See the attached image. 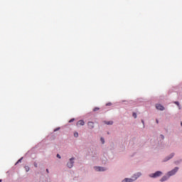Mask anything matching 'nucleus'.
Segmentation results:
<instances>
[{
    "instance_id": "obj_1",
    "label": "nucleus",
    "mask_w": 182,
    "mask_h": 182,
    "mask_svg": "<svg viewBox=\"0 0 182 182\" xmlns=\"http://www.w3.org/2000/svg\"><path fill=\"white\" fill-rule=\"evenodd\" d=\"M140 176H141V173H138L136 175H134L135 177L134 179L126 178L124 181H122V182H133L134 181V180H137L138 177H140Z\"/></svg>"
},
{
    "instance_id": "obj_2",
    "label": "nucleus",
    "mask_w": 182,
    "mask_h": 182,
    "mask_svg": "<svg viewBox=\"0 0 182 182\" xmlns=\"http://www.w3.org/2000/svg\"><path fill=\"white\" fill-rule=\"evenodd\" d=\"M162 173L160 171H158L155 172L154 173H151L149 175V177H151L152 178H156V177H160L161 176Z\"/></svg>"
},
{
    "instance_id": "obj_23",
    "label": "nucleus",
    "mask_w": 182,
    "mask_h": 182,
    "mask_svg": "<svg viewBox=\"0 0 182 182\" xmlns=\"http://www.w3.org/2000/svg\"><path fill=\"white\" fill-rule=\"evenodd\" d=\"M161 137L162 139H164V136H163V135H161Z\"/></svg>"
},
{
    "instance_id": "obj_9",
    "label": "nucleus",
    "mask_w": 182,
    "mask_h": 182,
    "mask_svg": "<svg viewBox=\"0 0 182 182\" xmlns=\"http://www.w3.org/2000/svg\"><path fill=\"white\" fill-rule=\"evenodd\" d=\"M167 176H163L161 178V181H166V180H167Z\"/></svg>"
},
{
    "instance_id": "obj_19",
    "label": "nucleus",
    "mask_w": 182,
    "mask_h": 182,
    "mask_svg": "<svg viewBox=\"0 0 182 182\" xmlns=\"http://www.w3.org/2000/svg\"><path fill=\"white\" fill-rule=\"evenodd\" d=\"M175 105H177L178 106V105H180V103H178V102H175Z\"/></svg>"
},
{
    "instance_id": "obj_15",
    "label": "nucleus",
    "mask_w": 182,
    "mask_h": 182,
    "mask_svg": "<svg viewBox=\"0 0 182 182\" xmlns=\"http://www.w3.org/2000/svg\"><path fill=\"white\" fill-rule=\"evenodd\" d=\"M101 141H102V144H105V139L101 138Z\"/></svg>"
},
{
    "instance_id": "obj_20",
    "label": "nucleus",
    "mask_w": 182,
    "mask_h": 182,
    "mask_svg": "<svg viewBox=\"0 0 182 182\" xmlns=\"http://www.w3.org/2000/svg\"><path fill=\"white\" fill-rule=\"evenodd\" d=\"M22 161V159H19L17 163H21V161Z\"/></svg>"
},
{
    "instance_id": "obj_3",
    "label": "nucleus",
    "mask_w": 182,
    "mask_h": 182,
    "mask_svg": "<svg viewBox=\"0 0 182 182\" xmlns=\"http://www.w3.org/2000/svg\"><path fill=\"white\" fill-rule=\"evenodd\" d=\"M176 171H178V168L176 167L173 170L168 172V176L170 177L171 176H174Z\"/></svg>"
},
{
    "instance_id": "obj_10",
    "label": "nucleus",
    "mask_w": 182,
    "mask_h": 182,
    "mask_svg": "<svg viewBox=\"0 0 182 182\" xmlns=\"http://www.w3.org/2000/svg\"><path fill=\"white\" fill-rule=\"evenodd\" d=\"M105 124H113L112 121L105 122Z\"/></svg>"
},
{
    "instance_id": "obj_16",
    "label": "nucleus",
    "mask_w": 182,
    "mask_h": 182,
    "mask_svg": "<svg viewBox=\"0 0 182 182\" xmlns=\"http://www.w3.org/2000/svg\"><path fill=\"white\" fill-rule=\"evenodd\" d=\"M73 122H75V119H71L69 121V123H72Z\"/></svg>"
},
{
    "instance_id": "obj_12",
    "label": "nucleus",
    "mask_w": 182,
    "mask_h": 182,
    "mask_svg": "<svg viewBox=\"0 0 182 182\" xmlns=\"http://www.w3.org/2000/svg\"><path fill=\"white\" fill-rule=\"evenodd\" d=\"M132 116L134 117V119L137 117V114L135 112L133 113Z\"/></svg>"
},
{
    "instance_id": "obj_6",
    "label": "nucleus",
    "mask_w": 182,
    "mask_h": 182,
    "mask_svg": "<svg viewBox=\"0 0 182 182\" xmlns=\"http://www.w3.org/2000/svg\"><path fill=\"white\" fill-rule=\"evenodd\" d=\"M156 107L157 109V110H164V107H163V105L158 104L156 105Z\"/></svg>"
},
{
    "instance_id": "obj_22",
    "label": "nucleus",
    "mask_w": 182,
    "mask_h": 182,
    "mask_svg": "<svg viewBox=\"0 0 182 182\" xmlns=\"http://www.w3.org/2000/svg\"><path fill=\"white\" fill-rule=\"evenodd\" d=\"M156 122L159 124V119H156Z\"/></svg>"
},
{
    "instance_id": "obj_7",
    "label": "nucleus",
    "mask_w": 182,
    "mask_h": 182,
    "mask_svg": "<svg viewBox=\"0 0 182 182\" xmlns=\"http://www.w3.org/2000/svg\"><path fill=\"white\" fill-rule=\"evenodd\" d=\"M87 126L89 129H93V127H95V123H93V122H89Z\"/></svg>"
},
{
    "instance_id": "obj_17",
    "label": "nucleus",
    "mask_w": 182,
    "mask_h": 182,
    "mask_svg": "<svg viewBox=\"0 0 182 182\" xmlns=\"http://www.w3.org/2000/svg\"><path fill=\"white\" fill-rule=\"evenodd\" d=\"M106 106H112V102H109V103L106 104Z\"/></svg>"
},
{
    "instance_id": "obj_14",
    "label": "nucleus",
    "mask_w": 182,
    "mask_h": 182,
    "mask_svg": "<svg viewBox=\"0 0 182 182\" xmlns=\"http://www.w3.org/2000/svg\"><path fill=\"white\" fill-rule=\"evenodd\" d=\"M26 171H29V166H25Z\"/></svg>"
},
{
    "instance_id": "obj_26",
    "label": "nucleus",
    "mask_w": 182,
    "mask_h": 182,
    "mask_svg": "<svg viewBox=\"0 0 182 182\" xmlns=\"http://www.w3.org/2000/svg\"><path fill=\"white\" fill-rule=\"evenodd\" d=\"M0 182H2V180L0 179Z\"/></svg>"
},
{
    "instance_id": "obj_18",
    "label": "nucleus",
    "mask_w": 182,
    "mask_h": 182,
    "mask_svg": "<svg viewBox=\"0 0 182 182\" xmlns=\"http://www.w3.org/2000/svg\"><path fill=\"white\" fill-rule=\"evenodd\" d=\"M173 156H174L173 154H171V157H169L167 160H170V159H172Z\"/></svg>"
},
{
    "instance_id": "obj_21",
    "label": "nucleus",
    "mask_w": 182,
    "mask_h": 182,
    "mask_svg": "<svg viewBox=\"0 0 182 182\" xmlns=\"http://www.w3.org/2000/svg\"><path fill=\"white\" fill-rule=\"evenodd\" d=\"M57 157H58V159H60V155L57 154Z\"/></svg>"
},
{
    "instance_id": "obj_24",
    "label": "nucleus",
    "mask_w": 182,
    "mask_h": 182,
    "mask_svg": "<svg viewBox=\"0 0 182 182\" xmlns=\"http://www.w3.org/2000/svg\"><path fill=\"white\" fill-rule=\"evenodd\" d=\"M46 171H47V173H49V170L48 169H46Z\"/></svg>"
},
{
    "instance_id": "obj_8",
    "label": "nucleus",
    "mask_w": 182,
    "mask_h": 182,
    "mask_svg": "<svg viewBox=\"0 0 182 182\" xmlns=\"http://www.w3.org/2000/svg\"><path fill=\"white\" fill-rule=\"evenodd\" d=\"M77 126H85V121L80 120L77 123Z\"/></svg>"
},
{
    "instance_id": "obj_25",
    "label": "nucleus",
    "mask_w": 182,
    "mask_h": 182,
    "mask_svg": "<svg viewBox=\"0 0 182 182\" xmlns=\"http://www.w3.org/2000/svg\"><path fill=\"white\" fill-rule=\"evenodd\" d=\"M141 122H142V123H144V121L142 120Z\"/></svg>"
},
{
    "instance_id": "obj_13",
    "label": "nucleus",
    "mask_w": 182,
    "mask_h": 182,
    "mask_svg": "<svg viewBox=\"0 0 182 182\" xmlns=\"http://www.w3.org/2000/svg\"><path fill=\"white\" fill-rule=\"evenodd\" d=\"M74 136H75V137H79V134H78L77 132H75V133L74 134Z\"/></svg>"
},
{
    "instance_id": "obj_4",
    "label": "nucleus",
    "mask_w": 182,
    "mask_h": 182,
    "mask_svg": "<svg viewBox=\"0 0 182 182\" xmlns=\"http://www.w3.org/2000/svg\"><path fill=\"white\" fill-rule=\"evenodd\" d=\"M75 160V158H71L70 159V162L67 164V166L69 168H72L73 167V161Z\"/></svg>"
},
{
    "instance_id": "obj_5",
    "label": "nucleus",
    "mask_w": 182,
    "mask_h": 182,
    "mask_svg": "<svg viewBox=\"0 0 182 182\" xmlns=\"http://www.w3.org/2000/svg\"><path fill=\"white\" fill-rule=\"evenodd\" d=\"M95 171H105L106 168L102 167V166H96L95 167Z\"/></svg>"
},
{
    "instance_id": "obj_11",
    "label": "nucleus",
    "mask_w": 182,
    "mask_h": 182,
    "mask_svg": "<svg viewBox=\"0 0 182 182\" xmlns=\"http://www.w3.org/2000/svg\"><path fill=\"white\" fill-rule=\"evenodd\" d=\"M97 110H100V108L99 107H95L93 109V112H97Z\"/></svg>"
},
{
    "instance_id": "obj_27",
    "label": "nucleus",
    "mask_w": 182,
    "mask_h": 182,
    "mask_svg": "<svg viewBox=\"0 0 182 182\" xmlns=\"http://www.w3.org/2000/svg\"><path fill=\"white\" fill-rule=\"evenodd\" d=\"M181 125L182 126V122L181 123Z\"/></svg>"
}]
</instances>
